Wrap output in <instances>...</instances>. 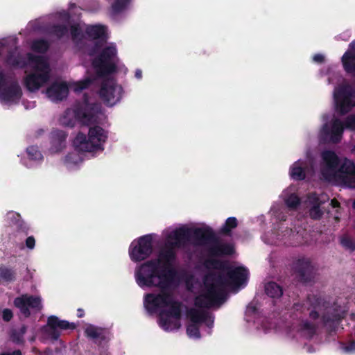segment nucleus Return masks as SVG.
Returning <instances> with one entry per match:
<instances>
[{"label": "nucleus", "mask_w": 355, "mask_h": 355, "mask_svg": "<svg viewBox=\"0 0 355 355\" xmlns=\"http://www.w3.org/2000/svg\"><path fill=\"white\" fill-rule=\"evenodd\" d=\"M340 245L347 250L355 251V241L348 235H343L340 239Z\"/></svg>", "instance_id": "72a5a7b5"}, {"label": "nucleus", "mask_w": 355, "mask_h": 355, "mask_svg": "<svg viewBox=\"0 0 355 355\" xmlns=\"http://www.w3.org/2000/svg\"><path fill=\"white\" fill-rule=\"evenodd\" d=\"M290 175L295 180H303L306 178L304 168L300 166L299 162H295L290 169Z\"/></svg>", "instance_id": "c85d7f7f"}, {"label": "nucleus", "mask_w": 355, "mask_h": 355, "mask_svg": "<svg viewBox=\"0 0 355 355\" xmlns=\"http://www.w3.org/2000/svg\"><path fill=\"white\" fill-rule=\"evenodd\" d=\"M50 33L60 39L68 33V28L64 24H55L51 28Z\"/></svg>", "instance_id": "473e14b6"}, {"label": "nucleus", "mask_w": 355, "mask_h": 355, "mask_svg": "<svg viewBox=\"0 0 355 355\" xmlns=\"http://www.w3.org/2000/svg\"><path fill=\"white\" fill-rule=\"evenodd\" d=\"M13 317L12 311L9 309H3L2 312V318L5 322H9Z\"/></svg>", "instance_id": "49530a36"}, {"label": "nucleus", "mask_w": 355, "mask_h": 355, "mask_svg": "<svg viewBox=\"0 0 355 355\" xmlns=\"http://www.w3.org/2000/svg\"><path fill=\"white\" fill-rule=\"evenodd\" d=\"M0 355H22L21 350L16 349L12 352H2L0 354Z\"/></svg>", "instance_id": "3c124183"}, {"label": "nucleus", "mask_w": 355, "mask_h": 355, "mask_svg": "<svg viewBox=\"0 0 355 355\" xmlns=\"http://www.w3.org/2000/svg\"><path fill=\"white\" fill-rule=\"evenodd\" d=\"M322 215L323 212L321 210L319 205L313 206L309 210V216L313 220L320 219Z\"/></svg>", "instance_id": "58836bf2"}, {"label": "nucleus", "mask_w": 355, "mask_h": 355, "mask_svg": "<svg viewBox=\"0 0 355 355\" xmlns=\"http://www.w3.org/2000/svg\"><path fill=\"white\" fill-rule=\"evenodd\" d=\"M30 63L35 64V71L24 78V85L30 92L38 90L50 78V67L46 59L41 55L27 54Z\"/></svg>", "instance_id": "423d86ee"}, {"label": "nucleus", "mask_w": 355, "mask_h": 355, "mask_svg": "<svg viewBox=\"0 0 355 355\" xmlns=\"http://www.w3.org/2000/svg\"><path fill=\"white\" fill-rule=\"evenodd\" d=\"M204 266L207 269L226 270L225 275L221 272H210L203 279L205 292L195 298V306L209 309L220 306L227 299L226 286H241L248 277V270L243 267H231L227 262L218 259H206Z\"/></svg>", "instance_id": "f03ea898"}, {"label": "nucleus", "mask_w": 355, "mask_h": 355, "mask_svg": "<svg viewBox=\"0 0 355 355\" xmlns=\"http://www.w3.org/2000/svg\"><path fill=\"white\" fill-rule=\"evenodd\" d=\"M70 110H67L61 119L63 125L73 128L76 121H78L83 125H90L98 123L99 115L101 114V105L98 103H89L85 100L83 103H79L74 107L73 113L75 119H69Z\"/></svg>", "instance_id": "20e7f679"}, {"label": "nucleus", "mask_w": 355, "mask_h": 355, "mask_svg": "<svg viewBox=\"0 0 355 355\" xmlns=\"http://www.w3.org/2000/svg\"><path fill=\"white\" fill-rule=\"evenodd\" d=\"M67 134L61 130H53L50 134V148L51 153L61 152L66 147Z\"/></svg>", "instance_id": "a211bd4d"}, {"label": "nucleus", "mask_w": 355, "mask_h": 355, "mask_svg": "<svg viewBox=\"0 0 355 355\" xmlns=\"http://www.w3.org/2000/svg\"><path fill=\"white\" fill-rule=\"evenodd\" d=\"M70 33L73 40L81 38L83 36L82 31L79 24H73L71 26Z\"/></svg>", "instance_id": "79ce46f5"}, {"label": "nucleus", "mask_w": 355, "mask_h": 355, "mask_svg": "<svg viewBox=\"0 0 355 355\" xmlns=\"http://www.w3.org/2000/svg\"><path fill=\"white\" fill-rule=\"evenodd\" d=\"M107 137V132L103 128L94 125L89 128L87 137L83 132H78L73 140V146L79 152L103 150Z\"/></svg>", "instance_id": "39448f33"}, {"label": "nucleus", "mask_w": 355, "mask_h": 355, "mask_svg": "<svg viewBox=\"0 0 355 355\" xmlns=\"http://www.w3.org/2000/svg\"><path fill=\"white\" fill-rule=\"evenodd\" d=\"M123 89L113 78L104 79L98 91L100 98L107 106H113L119 103L123 96Z\"/></svg>", "instance_id": "1a4fd4ad"}, {"label": "nucleus", "mask_w": 355, "mask_h": 355, "mask_svg": "<svg viewBox=\"0 0 355 355\" xmlns=\"http://www.w3.org/2000/svg\"><path fill=\"white\" fill-rule=\"evenodd\" d=\"M14 305L20 310L25 318L31 315L29 308L41 310L42 308L40 297L22 295L14 300Z\"/></svg>", "instance_id": "4468645a"}, {"label": "nucleus", "mask_w": 355, "mask_h": 355, "mask_svg": "<svg viewBox=\"0 0 355 355\" xmlns=\"http://www.w3.org/2000/svg\"><path fill=\"white\" fill-rule=\"evenodd\" d=\"M76 324L65 320H60L55 315H50L47 319L46 326L44 327V333L52 341H57L61 335V331L74 330Z\"/></svg>", "instance_id": "9b49d317"}, {"label": "nucleus", "mask_w": 355, "mask_h": 355, "mask_svg": "<svg viewBox=\"0 0 355 355\" xmlns=\"http://www.w3.org/2000/svg\"><path fill=\"white\" fill-rule=\"evenodd\" d=\"M101 47V45L99 44V42H96L95 43V45L94 46V48L90 51L89 52V55H93L96 51Z\"/></svg>", "instance_id": "603ef678"}, {"label": "nucleus", "mask_w": 355, "mask_h": 355, "mask_svg": "<svg viewBox=\"0 0 355 355\" xmlns=\"http://www.w3.org/2000/svg\"><path fill=\"white\" fill-rule=\"evenodd\" d=\"M87 35L92 40L106 41V27L103 25L88 26L85 29Z\"/></svg>", "instance_id": "412c9836"}, {"label": "nucleus", "mask_w": 355, "mask_h": 355, "mask_svg": "<svg viewBox=\"0 0 355 355\" xmlns=\"http://www.w3.org/2000/svg\"><path fill=\"white\" fill-rule=\"evenodd\" d=\"M187 317L191 323L200 325L207 322L209 313L203 310L191 308L187 311Z\"/></svg>", "instance_id": "4be33fe9"}, {"label": "nucleus", "mask_w": 355, "mask_h": 355, "mask_svg": "<svg viewBox=\"0 0 355 355\" xmlns=\"http://www.w3.org/2000/svg\"><path fill=\"white\" fill-rule=\"evenodd\" d=\"M92 83L93 80L89 78H87L83 80H80L76 84L75 91L81 92L83 89L88 88L92 84Z\"/></svg>", "instance_id": "ea45409f"}, {"label": "nucleus", "mask_w": 355, "mask_h": 355, "mask_svg": "<svg viewBox=\"0 0 355 355\" xmlns=\"http://www.w3.org/2000/svg\"><path fill=\"white\" fill-rule=\"evenodd\" d=\"M334 176L343 185L355 188V164L348 159H345Z\"/></svg>", "instance_id": "ddd939ff"}, {"label": "nucleus", "mask_w": 355, "mask_h": 355, "mask_svg": "<svg viewBox=\"0 0 355 355\" xmlns=\"http://www.w3.org/2000/svg\"><path fill=\"white\" fill-rule=\"evenodd\" d=\"M9 214L11 215V221L16 225L17 230L27 235L29 231V226L21 219L20 214L16 212H11Z\"/></svg>", "instance_id": "393cba45"}, {"label": "nucleus", "mask_w": 355, "mask_h": 355, "mask_svg": "<svg viewBox=\"0 0 355 355\" xmlns=\"http://www.w3.org/2000/svg\"><path fill=\"white\" fill-rule=\"evenodd\" d=\"M205 323L208 327L211 328L214 325V318L209 315V317L208 318L207 322Z\"/></svg>", "instance_id": "864d4df0"}, {"label": "nucleus", "mask_w": 355, "mask_h": 355, "mask_svg": "<svg viewBox=\"0 0 355 355\" xmlns=\"http://www.w3.org/2000/svg\"><path fill=\"white\" fill-rule=\"evenodd\" d=\"M187 334L191 338H200V325L193 323H189L187 326Z\"/></svg>", "instance_id": "e433bc0d"}, {"label": "nucleus", "mask_w": 355, "mask_h": 355, "mask_svg": "<svg viewBox=\"0 0 355 355\" xmlns=\"http://www.w3.org/2000/svg\"><path fill=\"white\" fill-rule=\"evenodd\" d=\"M354 53V55H355V53Z\"/></svg>", "instance_id": "e2e57ef3"}, {"label": "nucleus", "mask_w": 355, "mask_h": 355, "mask_svg": "<svg viewBox=\"0 0 355 355\" xmlns=\"http://www.w3.org/2000/svg\"><path fill=\"white\" fill-rule=\"evenodd\" d=\"M71 157V155L70 154H68L67 156H66V159H69V157Z\"/></svg>", "instance_id": "052dcab7"}, {"label": "nucleus", "mask_w": 355, "mask_h": 355, "mask_svg": "<svg viewBox=\"0 0 355 355\" xmlns=\"http://www.w3.org/2000/svg\"><path fill=\"white\" fill-rule=\"evenodd\" d=\"M238 226V220L235 217H229L218 230V233L223 236H230L233 229Z\"/></svg>", "instance_id": "a878e982"}, {"label": "nucleus", "mask_w": 355, "mask_h": 355, "mask_svg": "<svg viewBox=\"0 0 355 355\" xmlns=\"http://www.w3.org/2000/svg\"><path fill=\"white\" fill-rule=\"evenodd\" d=\"M16 280L15 271L5 266H0V282L10 283Z\"/></svg>", "instance_id": "cd10ccee"}, {"label": "nucleus", "mask_w": 355, "mask_h": 355, "mask_svg": "<svg viewBox=\"0 0 355 355\" xmlns=\"http://www.w3.org/2000/svg\"><path fill=\"white\" fill-rule=\"evenodd\" d=\"M342 63L345 71L349 74H355V55L349 51H346L342 57Z\"/></svg>", "instance_id": "5701e85b"}, {"label": "nucleus", "mask_w": 355, "mask_h": 355, "mask_svg": "<svg viewBox=\"0 0 355 355\" xmlns=\"http://www.w3.org/2000/svg\"><path fill=\"white\" fill-rule=\"evenodd\" d=\"M27 331V327L22 325L18 330H14L11 334L12 341L17 344H21L24 343V336Z\"/></svg>", "instance_id": "2f4dec72"}, {"label": "nucleus", "mask_w": 355, "mask_h": 355, "mask_svg": "<svg viewBox=\"0 0 355 355\" xmlns=\"http://www.w3.org/2000/svg\"><path fill=\"white\" fill-rule=\"evenodd\" d=\"M285 202L288 208L294 209L300 205V199L297 195L291 194L286 199Z\"/></svg>", "instance_id": "4c0bfd02"}, {"label": "nucleus", "mask_w": 355, "mask_h": 355, "mask_svg": "<svg viewBox=\"0 0 355 355\" xmlns=\"http://www.w3.org/2000/svg\"><path fill=\"white\" fill-rule=\"evenodd\" d=\"M11 64L13 66H18L19 64V62L18 60V58H14L12 62H11Z\"/></svg>", "instance_id": "bf43d9fd"}, {"label": "nucleus", "mask_w": 355, "mask_h": 355, "mask_svg": "<svg viewBox=\"0 0 355 355\" xmlns=\"http://www.w3.org/2000/svg\"><path fill=\"white\" fill-rule=\"evenodd\" d=\"M331 205L334 207V208H336V207H340V203L339 202L336 200V199H332L331 201Z\"/></svg>", "instance_id": "4d7b16f0"}, {"label": "nucleus", "mask_w": 355, "mask_h": 355, "mask_svg": "<svg viewBox=\"0 0 355 355\" xmlns=\"http://www.w3.org/2000/svg\"><path fill=\"white\" fill-rule=\"evenodd\" d=\"M349 48L351 49L350 51H352V53H355V40L352 41L349 44Z\"/></svg>", "instance_id": "13d9d810"}, {"label": "nucleus", "mask_w": 355, "mask_h": 355, "mask_svg": "<svg viewBox=\"0 0 355 355\" xmlns=\"http://www.w3.org/2000/svg\"><path fill=\"white\" fill-rule=\"evenodd\" d=\"M342 320L340 314L335 311L327 313L322 316V321L324 325H329L330 327H336L337 324Z\"/></svg>", "instance_id": "bb28decb"}, {"label": "nucleus", "mask_w": 355, "mask_h": 355, "mask_svg": "<svg viewBox=\"0 0 355 355\" xmlns=\"http://www.w3.org/2000/svg\"><path fill=\"white\" fill-rule=\"evenodd\" d=\"M265 293L271 298H279L283 295V288L277 283L269 282L265 285Z\"/></svg>", "instance_id": "b1692460"}, {"label": "nucleus", "mask_w": 355, "mask_h": 355, "mask_svg": "<svg viewBox=\"0 0 355 355\" xmlns=\"http://www.w3.org/2000/svg\"><path fill=\"white\" fill-rule=\"evenodd\" d=\"M341 349L348 354H352L355 352V340H352L349 342L347 345H343L341 347Z\"/></svg>", "instance_id": "c03bdc74"}, {"label": "nucleus", "mask_w": 355, "mask_h": 355, "mask_svg": "<svg viewBox=\"0 0 355 355\" xmlns=\"http://www.w3.org/2000/svg\"><path fill=\"white\" fill-rule=\"evenodd\" d=\"M153 251L151 234L140 236L133 241L129 247V255L134 262H139L148 258Z\"/></svg>", "instance_id": "9d476101"}, {"label": "nucleus", "mask_w": 355, "mask_h": 355, "mask_svg": "<svg viewBox=\"0 0 355 355\" xmlns=\"http://www.w3.org/2000/svg\"><path fill=\"white\" fill-rule=\"evenodd\" d=\"M306 302L309 305V307L315 309L320 306L321 300L320 298L315 295H308Z\"/></svg>", "instance_id": "a19ab883"}, {"label": "nucleus", "mask_w": 355, "mask_h": 355, "mask_svg": "<svg viewBox=\"0 0 355 355\" xmlns=\"http://www.w3.org/2000/svg\"><path fill=\"white\" fill-rule=\"evenodd\" d=\"M301 331L306 332L309 338H312L317 331V326L307 320H302L299 324Z\"/></svg>", "instance_id": "7c9ffc66"}, {"label": "nucleus", "mask_w": 355, "mask_h": 355, "mask_svg": "<svg viewBox=\"0 0 355 355\" xmlns=\"http://www.w3.org/2000/svg\"><path fill=\"white\" fill-rule=\"evenodd\" d=\"M344 128L343 123L338 119H334L331 121V128L327 123L323 125L321 135L325 138L329 137L332 143L338 144L341 141Z\"/></svg>", "instance_id": "2eb2a0df"}, {"label": "nucleus", "mask_w": 355, "mask_h": 355, "mask_svg": "<svg viewBox=\"0 0 355 355\" xmlns=\"http://www.w3.org/2000/svg\"><path fill=\"white\" fill-rule=\"evenodd\" d=\"M116 54V46L111 45L103 49L99 55L94 58L92 66L98 76L104 77L116 71L117 66L114 62Z\"/></svg>", "instance_id": "0eeeda50"}, {"label": "nucleus", "mask_w": 355, "mask_h": 355, "mask_svg": "<svg viewBox=\"0 0 355 355\" xmlns=\"http://www.w3.org/2000/svg\"><path fill=\"white\" fill-rule=\"evenodd\" d=\"M335 110L341 116L355 107V88L349 84L340 85L334 92Z\"/></svg>", "instance_id": "6e6552de"}, {"label": "nucleus", "mask_w": 355, "mask_h": 355, "mask_svg": "<svg viewBox=\"0 0 355 355\" xmlns=\"http://www.w3.org/2000/svg\"><path fill=\"white\" fill-rule=\"evenodd\" d=\"M176 259V252L165 245L157 259L141 263L135 270V279L140 287L159 288L158 293L145 295L144 304L150 312L168 307L162 310L158 318L159 325L166 331L179 329L181 327L182 304L175 300L172 293L177 277V271L173 267Z\"/></svg>", "instance_id": "f257e3e1"}, {"label": "nucleus", "mask_w": 355, "mask_h": 355, "mask_svg": "<svg viewBox=\"0 0 355 355\" xmlns=\"http://www.w3.org/2000/svg\"><path fill=\"white\" fill-rule=\"evenodd\" d=\"M313 60L318 63H322L324 61V57L323 55L318 53L314 55L313 56Z\"/></svg>", "instance_id": "09e8293b"}, {"label": "nucleus", "mask_w": 355, "mask_h": 355, "mask_svg": "<svg viewBox=\"0 0 355 355\" xmlns=\"http://www.w3.org/2000/svg\"><path fill=\"white\" fill-rule=\"evenodd\" d=\"M135 76L137 79H141L142 78V71L139 69H137L135 71Z\"/></svg>", "instance_id": "5fc2aeb1"}, {"label": "nucleus", "mask_w": 355, "mask_h": 355, "mask_svg": "<svg viewBox=\"0 0 355 355\" xmlns=\"http://www.w3.org/2000/svg\"><path fill=\"white\" fill-rule=\"evenodd\" d=\"M50 47V43L44 39H37L33 41L31 49L36 53H45Z\"/></svg>", "instance_id": "c756f323"}, {"label": "nucleus", "mask_w": 355, "mask_h": 355, "mask_svg": "<svg viewBox=\"0 0 355 355\" xmlns=\"http://www.w3.org/2000/svg\"><path fill=\"white\" fill-rule=\"evenodd\" d=\"M84 315H85L84 310L83 309H81V308L78 309V310H77V317L81 318Z\"/></svg>", "instance_id": "6e6d98bb"}, {"label": "nucleus", "mask_w": 355, "mask_h": 355, "mask_svg": "<svg viewBox=\"0 0 355 355\" xmlns=\"http://www.w3.org/2000/svg\"><path fill=\"white\" fill-rule=\"evenodd\" d=\"M132 0H115L112 4V10L114 14H119L123 11Z\"/></svg>", "instance_id": "f704fd0d"}, {"label": "nucleus", "mask_w": 355, "mask_h": 355, "mask_svg": "<svg viewBox=\"0 0 355 355\" xmlns=\"http://www.w3.org/2000/svg\"><path fill=\"white\" fill-rule=\"evenodd\" d=\"M293 270L297 280L303 284L313 281L315 270L311 260L308 258H300L293 263Z\"/></svg>", "instance_id": "f8f14e48"}, {"label": "nucleus", "mask_w": 355, "mask_h": 355, "mask_svg": "<svg viewBox=\"0 0 355 355\" xmlns=\"http://www.w3.org/2000/svg\"><path fill=\"white\" fill-rule=\"evenodd\" d=\"M310 309L309 306H306L304 303L303 302H296L294 303L293 305V309L295 311L300 312L301 313H305L306 311L309 310Z\"/></svg>", "instance_id": "a18cd8bd"}, {"label": "nucleus", "mask_w": 355, "mask_h": 355, "mask_svg": "<svg viewBox=\"0 0 355 355\" xmlns=\"http://www.w3.org/2000/svg\"><path fill=\"white\" fill-rule=\"evenodd\" d=\"M25 244L27 248L33 250L35 245V239L33 236H28L25 241Z\"/></svg>", "instance_id": "de8ad7c7"}, {"label": "nucleus", "mask_w": 355, "mask_h": 355, "mask_svg": "<svg viewBox=\"0 0 355 355\" xmlns=\"http://www.w3.org/2000/svg\"><path fill=\"white\" fill-rule=\"evenodd\" d=\"M47 97L53 102L62 101L69 94V87L65 82H54L46 91Z\"/></svg>", "instance_id": "f3484780"}, {"label": "nucleus", "mask_w": 355, "mask_h": 355, "mask_svg": "<svg viewBox=\"0 0 355 355\" xmlns=\"http://www.w3.org/2000/svg\"><path fill=\"white\" fill-rule=\"evenodd\" d=\"M21 96V89L17 82L12 83L9 86L4 87L0 91V97L7 102L19 101Z\"/></svg>", "instance_id": "6ab92c4d"}, {"label": "nucleus", "mask_w": 355, "mask_h": 355, "mask_svg": "<svg viewBox=\"0 0 355 355\" xmlns=\"http://www.w3.org/2000/svg\"><path fill=\"white\" fill-rule=\"evenodd\" d=\"M345 128L354 130H355V115L351 114L348 116L343 123Z\"/></svg>", "instance_id": "37998d69"}, {"label": "nucleus", "mask_w": 355, "mask_h": 355, "mask_svg": "<svg viewBox=\"0 0 355 355\" xmlns=\"http://www.w3.org/2000/svg\"><path fill=\"white\" fill-rule=\"evenodd\" d=\"M85 335L98 345H101L107 339L105 329L92 324L89 325L85 329Z\"/></svg>", "instance_id": "aec40b11"}, {"label": "nucleus", "mask_w": 355, "mask_h": 355, "mask_svg": "<svg viewBox=\"0 0 355 355\" xmlns=\"http://www.w3.org/2000/svg\"><path fill=\"white\" fill-rule=\"evenodd\" d=\"M352 206H353L354 208H355V198H354V200L353 202Z\"/></svg>", "instance_id": "680f3d73"}, {"label": "nucleus", "mask_w": 355, "mask_h": 355, "mask_svg": "<svg viewBox=\"0 0 355 355\" xmlns=\"http://www.w3.org/2000/svg\"><path fill=\"white\" fill-rule=\"evenodd\" d=\"M28 158L32 160L40 161L43 159V155L37 146H31L26 148Z\"/></svg>", "instance_id": "c9c22d12"}, {"label": "nucleus", "mask_w": 355, "mask_h": 355, "mask_svg": "<svg viewBox=\"0 0 355 355\" xmlns=\"http://www.w3.org/2000/svg\"><path fill=\"white\" fill-rule=\"evenodd\" d=\"M309 317H310L311 319L315 320L319 318L320 315H319V313L317 311L312 310L309 313Z\"/></svg>", "instance_id": "8fccbe9b"}, {"label": "nucleus", "mask_w": 355, "mask_h": 355, "mask_svg": "<svg viewBox=\"0 0 355 355\" xmlns=\"http://www.w3.org/2000/svg\"><path fill=\"white\" fill-rule=\"evenodd\" d=\"M321 156L326 166L322 171V175L324 177L329 174L334 175L340 165L338 156L334 151L330 150L323 151Z\"/></svg>", "instance_id": "dca6fc26"}, {"label": "nucleus", "mask_w": 355, "mask_h": 355, "mask_svg": "<svg viewBox=\"0 0 355 355\" xmlns=\"http://www.w3.org/2000/svg\"><path fill=\"white\" fill-rule=\"evenodd\" d=\"M189 243L206 246L207 259L232 256L235 253L234 245L220 241L209 227L191 228L183 226L176 228L168 235L165 245L175 252L176 248H183Z\"/></svg>", "instance_id": "7ed1b4c3"}]
</instances>
